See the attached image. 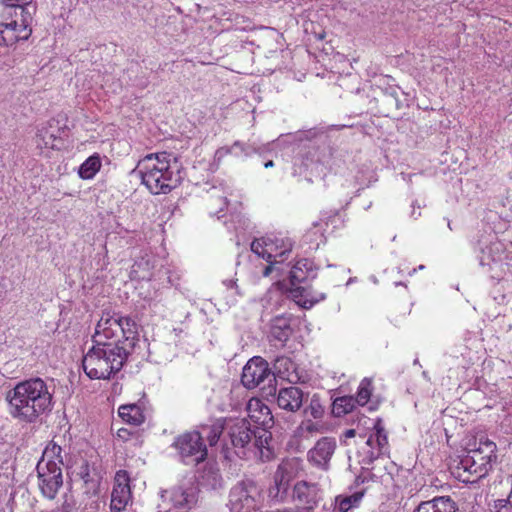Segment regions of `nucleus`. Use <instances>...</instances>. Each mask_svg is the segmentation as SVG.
I'll return each instance as SVG.
<instances>
[{
  "label": "nucleus",
  "instance_id": "f257e3e1",
  "mask_svg": "<svg viewBox=\"0 0 512 512\" xmlns=\"http://www.w3.org/2000/svg\"><path fill=\"white\" fill-rule=\"evenodd\" d=\"M9 415L20 422L34 423L52 408V394L41 378L17 383L6 393Z\"/></svg>",
  "mask_w": 512,
  "mask_h": 512
},
{
  "label": "nucleus",
  "instance_id": "f03ea898",
  "mask_svg": "<svg viewBox=\"0 0 512 512\" xmlns=\"http://www.w3.org/2000/svg\"><path fill=\"white\" fill-rule=\"evenodd\" d=\"M142 184L151 194H168L180 182L176 158L170 153L158 152L145 155L135 168Z\"/></svg>",
  "mask_w": 512,
  "mask_h": 512
},
{
  "label": "nucleus",
  "instance_id": "7ed1b4c3",
  "mask_svg": "<svg viewBox=\"0 0 512 512\" xmlns=\"http://www.w3.org/2000/svg\"><path fill=\"white\" fill-rule=\"evenodd\" d=\"M228 435L235 453L244 459L270 461L274 458L272 433L265 428L252 429L245 419H236L228 426Z\"/></svg>",
  "mask_w": 512,
  "mask_h": 512
},
{
  "label": "nucleus",
  "instance_id": "20e7f679",
  "mask_svg": "<svg viewBox=\"0 0 512 512\" xmlns=\"http://www.w3.org/2000/svg\"><path fill=\"white\" fill-rule=\"evenodd\" d=\"M140 341L137 323L130 317L104 313L98 321L93 342L117 346L132 353Z\"/></svg>",
  "mask_w": 512,
  "mask_h": 512
},
{
  "label": "nucleus",
  "instance_id": "39448f33",
  "mask_svg": "<svg viewBox=\"0 0 512 512\" xmlns=\"http://www.w3.org/2000/svg\"><path fill=\"white\" fill-rule=\"evenodd\" d=\"M130 354L117 346L94 343L83 356L82 367L90 379L107 380L122 369Z\"/></svg>",
  "mask_w": 512,
  "mask_h": 512
},
{
  "label": "nucleus",
  "instance_id": "423d86ee",
  "mask_svg": "<svg viewBox=\"0 0 512 512\" xmlns=\"http://www.w3.org/2000/svg\"><path fill=\"white\" fill-rule=\"evenodd\" d=\"M261 502L262 491L253 480L240 481L230 491L231 512H260Z\"/></svg>",
  "mask_w": 512,
  "mask_h": 512
},
{
  "label": "nucleus",
  "instance_id": "0eeeda50",
  "mask_svg": "<svg viewBox=\"0 0 512 512\" xmlns=\"http://www.w3.org/2000/svg\"><path fill=\"white\" fill-rule=\"evenodd\" d=\"M173 446L186 464L197 465L207 459L208 449L200 431L193 430L179 435Z\"/></svg>",
  "mask_w": 512,
  "mask_h": 512
},
{
  "label": "nucleus",
  "instance_id": "6e6552de",
  "mask_svg": "<svg viewBox=\"0 0 512 512\" xmlns=\"http://www.w3.org/2000/svg\"><path fill=\"white\" fill-rule=\"evenodd\" d=\"M293 243L289 238L279 236H266L254 239L251 250L268 263H280L292 251Z\"/></svg>",
  "mask_w": 512,
  "mask_h": 512
},
{
  "label": "nucleus",
  "instance_id": "1a4fd4ad",
  "mask_svg": "<svg viewBox=\"0 0 512 512\" xmlns=\"http://www.w3.org/2000/svg\"><path fill=\"white\" fill-rule=\"evenodd\" d=\"M483 459L476 457L473 453H467L459 462L451 468L452 475L463 483H476L485 477L490 466L482 462Z\"/></svg>",
  "mask_w": 512,
  "mask_h": 512
},
{
  "label": "nucleus",
  "instance_id": "9d476101",
  "mask_svg": "<svg viewBox=\"0 0 512 512\" xmlns=\"http://www.w3.org/2000/svg\"><path fill=\"white\" fill-rule=\"evenodd\" d=\"M275 381L268 362L260 356L251 358L243 367L241 382L247 389L260 387L263 383Z\"/></svg>",
  "mask_w": 512,
  "mask_h": 512
},
{
  "label": "nucleus",
  "instance_id": "9b49d317",
  "mask_svg": "<svg viewBox=\"0 0 512 512\" xmlns=\"http://www.w3.org/2000/svg\"><path fill=\"white\" fill-rule=\"evenodd\" d=\"M132 492L130 476L126 470H118L114 477V485L111 493L110 511L123 512L131 502Z\"/></svg>",
  "mask_w": 512,
  "mask_h": 512
},
{
  "label": "nucleus",
  "instance_id": "f8f14e48",
  "mask_svg": "<svg viewBox=\"0 0 512 512\" xmlns=\"http://www.w3.org/2000/svg\"><path fill=\"white\" fill-rule=\"evenodd\" d=\"M293 496L299 504L303 505L298 507L297 512H314L321 500V489L316 483L299 481L294 486Z\"/></svg>",
  "mask_w": 512,
  "mask_h": 512
},
{
  "label": "nucleus",
  "instance_id": "ddd939ff",
  "mask_svg": "<svg viewBox=\"0 0 512 512\" xmlns=\"http://www.w3.org/2000/svg\"><path fill=\"white\" fill-rule=\"evenodd\" d=\"M337 443L333 437H322L308 451V461L314 466L326 470L335 453Z\"/></svg>",
  "mask_w": 512,
  "mask_h": 512
},
{
  "label": "nucleus",
  "instance_id": "4468645a",
  "mask_svg": "<svg viewBox=\"0 0 512 512\" xmlns=\"http://www.w3.org/2000/svg\"><path fill=\"white\" fill-rule=\"evenodd\" d=\"M249 419L255 424V428L269 430L274 420L269 407L259 398H251L246 406Z\"/></svg>",
  "mask_w": 512,
  "mask_h": 512
},
{
  "label": "nucleus",
  "instance_id": "2eb2a0df",
  "mask_svg": "<svg viewBox=\"0 0 512 512\" xmlns=\"http://www.w3.org/2000/svg\"><path fill=\"white\" fill-rule=\"evenodd\" d=\"M39 487L44 497L52 500L63 485L62 469L37 470Z\"/></svg>",
  "mask_w": 512,
  "mask_h": 512
},
{
  "label": "nucleus",
  "instance_id": "dca6fc26",
  "mask_svg": "<svg viewBox=\"0 0 512 512\" xmlns=\"http://www.w3.org/2000/svg\"><path fill=\"white\" fill-rule=\"evenodd\" d=\"M59 129L56 127L54 119L48 120L41 124L36 132L35 143L40 150H55L58 148V143L61 138L58 135Z\"/></svg>",
  "mask_w": 512,
  "mask_h": 512
},
{
  "label": "nucleus",
  "instance_id": "f3484780",
  "mask_svg": "<svg viewBox=\"0 0 512 512\" xmlns=\"http://www.w3.org/2000/svg\"><path fill=\"white\" fill-rule=\"evenodd\" d=\"M27 19L20 26L22 28H16L8 25L7 22L3 21L0 23V47H11L20 41H26L30 38L32 30L26 29Z\"/></svg>",
  "mask_w": 512,
  "mask_h": 512
},
{
  "label": "nucleus",
  "instance_id": "a211bd4d",
  "mask_svg": "<svg viewBox=\"0 0 512 512\" xmlns=\"http://www.w3.org/2000/svg\"><path fill=\"white\" fill-rule=\"evenodd\" d=\"M366 443L372 448L371 457L373 458H377L388 451V435L381 418L376 419L373 426V433L369 436Z\"/></svg>",
  "mask_w": 512,
  "mask_h": 512
},
{
  "label": "nucleus",
  "instance_id": "6ab92c4d",
  "mask_svg": "<svg viewBox=\"0 0 512 512\" xmlns=\"http://www.w3.org/2000/svg\"><path fill=\"white\" fill-rule=\"evenodd\" d=\"M303 403V392L299 387L289 386L279 390L277 405L279 408L289 411H298Z\"/></svg>",
  "mask_w": 512,
  "mask_h": 512
},
{
  "label": "nucleus",
  "instance_id": "aec40b11",
  "mask_svg": "<svg viewBox=\"0 0 512 512\" xmlns=\"http://www.w3.org/2000/svg\"><path fill=\"white\" fill-rule=\"evenodd\" d=\"M63 465L62 448L53 440L49 441L42 453V457L37 464V470L43 469H61Z\"/></svg>",
  "mask_w": 512,
  "mask_h": 512
},
{
  "label": "nucleus",
  "instance_id": "412c9836",
  "mask_svg": "<svg viewBox=\"0 0 512 512\" xmlns=\"http://www.w3.org/2000/svg\"><path fill=\"white\" fill-rule=\"evenodd\" d=\"M18 7L15 8H3L2 11V18L5 22L8 23V25L16 27V28H22L21 23L22 20H26L27 23H23L26 25V29L32 30V22H33V12L30 11L31 7H26L22 5H17Z\"/></svg>",
  "mask_w": 512,
  "mask_h": 512
},
{
  "label": "nucleus",
  "instance_id": "4be33fe9",
  "mask_svg": "<svg viewBox=\"0 0 512 512\" xmlns=\"http://www.w3.org/2000/svg\"><path fill=\"white\" fill-rule=\"evenodd\" d=\"M456 502L449 496H438L428 501H422L415 512H457Z\"/></svg>",
  "mask_w": 512,
  "mask_h": 512
},
{
  "label": "nucleus",
  "instance_id": "5701e85b",
  "mask_svg": "<svg viewBox=\"0 0 512 512\" xmlns=\"http://www.w3.org/2000/svg\"><path fill=\"white\" fill-rule=\"evenodd\" d=\"M77 476L83 482L84 493L88 496H97L100 489V479L95 469H92L87 461L78 468Z\"/></svg>",
  "mask_w": 512,
  "mask_h": 512
},
{
  "label": "nucleus",
  "instance_id": "b1692460",
  "mask_svg": "<svg viewBox=\"0 0 512 512\" xmlns=\"http://www.w3.org/2000/svg\"><path fill=\"white\" fill-rule=\"evenodd\" d=\"M118 413L123 421L134 426H140L146 419L145 409L139 404L122 405Z\"/></svg>",
  "mask_w": 512,
  "mask_h": 512
},
{
  "label": "nucleus",
  "instance_id": "393cba45",
  "mask_svg": "<svg viewBox=\"0 0 512 512\" xmlns=\"http://www.w3.org/2000/svg\"><path fill=\"white\" fill-rule=\"evenodd\" d=\"M496 444L488 439L486 436H481L478 441V446L470 450L476 457L483 459L486 465L491 467V463L496 459Z\"/></svg>",
  "mask_w": 512,
  "mask_h": 512
},
{
  "label": "nucleus",
  "instance_id": "a878e982",
  "mask_svg": "<svg viewBox=\"0 0 512 512\" xmlns=\"http://www.w3.org/2000/svg\"><path fill=\"white\" fill-rule=\"evenodd\" d=\"M271 337L279 342H286L292 334L290 318L284 315L276 316L271 322Z\"/></svg>",
  "mask_w": 512,
  "mask_h": 512
},
{
  "label": "nucleus",
  "instance_id": "bb28decb",
  "mask_svg": "<svg viewBox=\"0 0 512 512\" xmlns=\"http://www.w3.org/2000/svg\"><path fill=\"white\" fill-rule=\"evenodd\" d=\"M312 270V262L308 259H300L295 262L290 270V282L296 286L305 282Z\"/></svg>",
  "mask_w": 512,
  "mask_h": 512
},
{
  "label": "nucleus",
  "instance_id": "cd10ccee",
  "mask_svg": "<svg viewBox=\"0 0 512 512\" xmlns=\"http://www.w3.org/2000/svg\"><path fill=\"white\" fill-rule=\"evenodd\" d=\"M101 168V160L98 154L88 157L79 168V176L84 180L92 179Z\"/></svg>",
  "mask_w": 512,
  "mask_h": 512
},
{
  "label": "nucleus",
  "instance_id": "c85d7f7f",
  "mask_svg": "<svg viewBox=\"0 0 512 512\" xmlns=\"http://www.w3.org/2000/svg\"><path fill=\"white\" fill-rule=\"evenodd\" d=\"M363 495V492H355L349 496H337L335 498V507L337 512H348L353 507L358 506L362 500Z\"/></svg>",
  "mask_w": 512,
  "mask_h": 512
},
{
  "label": "nucleus",
  "instance_id": "c756f323",
  "mask_svg": "<svg viewBox=\"0 0 512 512\" xmlns=\"http://www.w3.org/2000/svg\"><path fill=\"white\" fill-rule=\"evenodd\" d=\"M224 431V423L221 420H217L213 422L211 425H201V433L207 438V441L210 446H215L222 433Z\"/></svg>",
  "mask_w": 512,
  "mask_h": 512
},
{
  "label": "nucleus",
  "instance_id": "7c9ffc66",
  "mask_svg": "<svg viewBox=\"0 0 512 512\" xmlns=\"http://www.w3.org/2000/svg\"><path fill=\"white\" fill-rule=\"evenodd\" d=\"M356 401L352 396L338 397L333 401L332 412L335 416L341 417L352 412L356 407Z\"/></svg>",
  "mask_w": 512,
  "mask_h": 512
},
{
  "label": "nucleus",
  "instance_id": "2f4dec72",
  "mask_svg": "<svg viewBox=\"0 0 512 512\" xmlns=\"http://www.w3.org/2000/svg\"><path fill=\"white\" fill-rule=\"evenodd\" d=\"M372 390V380L369 378H364L360 382L356 396L354 397L356 403L361 406L366 405L370 400Z\"/></svg>",
  "mask_w": 512,
  "mask_h": 512
},
{
  "label": "nucleus",
  "instance_id": "473e14b6",
  "mask_svg": "<svg viewBox=\"0 0 512 512\" xmlns=\"http://www.w3.org/2000/svg\"><path fill=\"white\" fill-rule=\"evenodd\" d=\"M293 296L297 299L296 302L305 309L311 308L320 300L319 298H309V291L304 287L294 289Z\"/></svg>",
  "mask_w": 512,
  "mask_h": 512
},
{
  "label": "nucleus",
  "instance_id": "72a5a7b5",
  "mask_svg": "<svg viewBox=\"0 0 512 512\" xmlns=\"http://www.w3.org/2000/svg\"><path fill=\"white\" fill-rule=\"evenodd\" d=\"M306 413L314 419H321L325 413V408L318 398L313 397L306 409Z\"/></svg>",
  "mask_w": 512,
  "mask_h": 512
},
{
  "label": "nucleus",
  "instance_id": "f704fd0d",
  "mask_svg": "<svg viewBox=\"0 0 512 512\" xmlns=\"http://www.w3.org/2000/svg\"><path fill=\"white\" fill-rule=\"evenodd\" d=\"M493 508L496 512H512V476H511V489L505 499H498L494 501Z\"/></svg>",
  "mask_w": 512,
  "mask_h": 512
},
{
  "label": "nucleus",
  "instance_id": "c9c22d12",
  "mask_svg": "<svg viewBox=\"0 0 512 512\" xmlns=\"http://www.w3.org/2000/svg\"><path fill=\"white\" fill-rule=\"evenodd\" d=\"M305 430L309 433H323L327 430V425L307 420L305 423Z\"/></svg>",
  "mask_w": 512,
  "mask_h": 512
},
{
  "label": "nucleus",
  "instance_id": "e433bc0d",
  "mask_svg": "<svg viewBox=\"0 0 512 512\" xmlns=\"http://www.w3.org/2000/svg\"><path fill=\"white\" fill-rule=\"evenodd\" d=\"M32 0H1L3 8H15L17 5L31 7Z\"/></svg>",
  "mask_w": 512,
  "mask_h": 512
},
{
  "label": "nucleus",
  "instance_id": "4c0bfd02",
  "mask_svg": "<svg viewBox=\"0 0 512 512\" xmlns=\"http://www.w3.org/2000/svg\"><path fill=\"white\" fill-rule=\"evenodd\" d=\"M275 367L279 373H283L281 367H284L285 371H289L290 368L294 367V363L287 357H281L276 360Z\"/></svg>",
  "mask_w": 512,
  "mask_h": 512
},
{
  "label": "nucleus",
  "instance_id": "58836bf2",
  "mask_svg": "<svg viewBox=\"0 0 512 512\" xmlns=\"http://www.w3.org/2000/svg\"><path fill=\"white\" fill-rule=\"evenodd\" d=\"M131 435H132V432L126 428H120L117 431V438H119L123 441H128L130 439Z\"/></svg>",
  "mask_w": 512,
  "mask_h": 512
},
{
  "label": "nucleus",
  "instance_id": "ea45409f",
  "mask_svg": "<svg viewBox=\"0 0 512 512\" xmlns=\"http://www.w3.org/2000/svg\"><path fill=\"white\" fill-rule=\"evenodd\" d=\"M182 500H175L176 506L184 507L189 504V495L186 492L181 493Z\"/></svg>",
  "mask_w": 512,
  "mask_h": 512
},
{
  "label": "nucleus",
  "instance_id": "a19ab883",
  "mask_svg": "<svg viewBox=\"0 0 512 512\" xmlns=\"http://www.w3.org/2000/svg\"><path fill=\"white\" fill-rule=\"evenodd\" d=\"M356 435V430L355 429H347L344 433H343V437L344 439H349V438H353L355 437Z\"/></svg>",
  "mask_w": 512,
  "mask_h": 512
},
{
  "label": "nucleus",
  "instance_id": "79ce46f5",
  "mask_svg": "<svg viewBox=\"0 0 512 512\" xmlns=\"http://www.w3.org/2000/svg\"><path fill=\"white\" fill-rule=\"evenodd\" d=\"M273 270V264L268 263V265L263 269L262 275L264 277H268Z\"/></svg>",
  "mask_w": 512,
  "mask_h": 512
},
{
  "label": "nucleus",
  "instance_id": "37998d69",
  "mask_svg": "<svg viewBox=\"0 0 512 512\" xmlns=\"http://www.w3.org/2000/svg\"><path fill=\"white\" fill-rule=\"evenodd\" d=\"M90 509V512H97V510L99 509V503L97 500H93L90 504H89V507Z\"/></svg>",
  "mask_w": 512,
  "mask_h": 512
},
{
  "label": "nucleus",
  "instance_id": "c03bdc74",
  "mask_svg": "<svg viewBox=\"0 0 512 512\" xmlns=\"http://www.w3.org/2000/svg\"><path fill=\"white\" fill-rule=\"evenodd\" d=\"M274 165L273 161H268L267 163H265V167L268 168V167H272Z\"/></svg>",
  "mask_w": 512,
  "mask_h": 512
},
{
  "label": "nucleus",
  "instance_id": "a18cd8bd",
  "mask_svg": "<svg viewBox=\"0 0 512 512\" xmlns=\"http://www.w3.org/2000/svg\"><path fill=\"white\" fill-rule=\"evenodd\" d=\"M278 474H279V471H277L276 475H275V482L278 481Z\"/></svg>",
  "mask_w": 512,
  "mask_h": 512
}]
</instances>
